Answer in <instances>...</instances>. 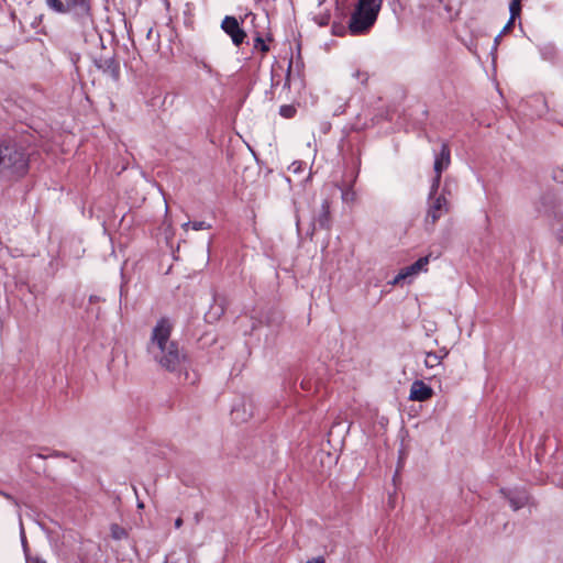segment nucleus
<instances>
[{"label": "nucleus", "instance_id": "1", "mask_svg": "<svg viewBox=\"0 0 563 563\" xmlns=\"http://www.w3.org/2000/svg\"><path fill=\"white\" fill-rule=\"evenodd\" d=\"M383 0H357L349 22L353 35L366 33L376 22Z\"/></svg>", "mask_w": 563, "mask_h": 563}, {"label": "nucleus", "instance_id": "2", "mask_svg": "<svg viewBox=\"0 0 563 563\" xmlns=\"http://www.w3.org/2000/svg\"><path fill=\"white\" fill-rule=\"evenodd\" d=\"M27 168L24 152L16 145H0V175H21Z\"/></svg>", "mask_w": 563, "mask_h": 563}, {"label": "nucleus", "instance_id": "3", "mask_svg": "<svg viewBox=\"0 0 563 563\" xmlns=\"http://www.w3.org/2000/svg\"><path fill=\"white\" fill-rule=\"evenodd\" d=\"M150 355L165 369L175 372L181 368L186 356L179 349L177 342L167 344L158 352H152Z\"/></svg>", "mask_w": 563, "mask_h": 563}, {"label": "nucleus", "instance_id": "4", "mask_svg": "<svg viewBox=\"0 0 563 563\" xmlns=\"http://www.w3.org/2000/svg\"><path fill=\"white\" fill-rule=\"evenodd\" d=\"M173 331V322L167 318H161L157 320L152 329L150 341L147 343V352H158L167 344H172L175 341L170 339Z\"/></svg>", "mask_w": 563, "mask_h": 563}, {"label": "nucleus", "instance_id": "5", "mask_svg": "<svg viewBox=\"0 0 563 563\" xmlns=\"http://www.w3.org/2000/svg\"><path fill=\"white\" fill-rule=\"evenodd\" d=\"M429 263H430L429 255L420 257L413 264L400 269L399 273L395 276V278L390 282V284L398 285L399 283H401L406 279H409V280L412 279L420 273H426L428 271Z\"/></svg>", "mask_w": 563, "mask_h": 563}, {"label": "nucleus", "instance_id": "6", "mask_svg": "<svg viewBox=\"0 0 563 563\" xmlns=\"http://www.w3.org/2000/svg\"><path fill=\"white\" fill-rule=\"evenodd\" d=\"M449 211V202L444 196L429 199V207L426 213V224L434 225L435 222Z\"/></svg>", "mask_w": 563, "mask_h": 563}, {"label": "nucleus", "instance_id": "7", "mask_svg": "<svg viewBox=\"0 0 563 563\" xmlns=\"http://www.w3.org/2000/svg\"><path fill=\"white\" fill-rule=\"evenodd\" d=\"M45 2L51 10L57 13H66L77 8L86 11L89 8V0H45Z\"/></svg>", "mask_w": 563, "mask_h": 563}, {"label": "nucleus", "instance_id": "8", "mask_svg": "<svg viewBox=\"0 0 563 563\" xmlns=\"http://www.w3.org/2000/svg\"><path fill=\"white\" fill-rule=\"evenodd\" d=\"M221 29L231 37L234 45L239 46L246 37L245 32L240 27L234 16H225L222 20Z\"/></svg>", "mask_w": 563, "mask_h": 563}, {"label": "nucleus", "instance_id": "9", "mask_svg": "<svg viewBox=\"0 0 563 563\" xmlns=\"http://www.w3.org/2000/svg\"><path fill=\"white\" fill-rule=\"evenodd\" d=\"M254 413V404L250 399L236 402L231 410V418L236 423L246 422Z\"/></svg>", "mask_w": 563, "mask_h": 563}, {"label": "nucleus", "instance_id": "10", "mask_svg": "<svg viewBox=\"0 0 563 563\" xmlns=\"http://www.w3.org/2000/svg\"><path fill=\"white\" fill-rule=\"evenodd\" d=\"M433 396V389L423 380L417 379L410 386L409 400L427 401Z\"/></svg>", "mask_w": 563, "mask_h": 563}, {"label": "nucleus", "instance_id": "11", "mask_svg": "<svg viewBox=\"0 0 563 563\" xmlns=\"http://www.w3.org/2000/svg\"><path fill=\"white\" fill-rule=\"evenodd\" d=\"M448 355V351L426 352L423 356V365L428 371H437L442 367V362Z\"/></svg>", "mask_w": 563, "mask_h": 563}, {"label": "nucleus", "instance_id": "12", "mask_svg": "<svg viewBox=\"0 0 563 563\" xmlns=\"http://www.w3.org/2000/svg\"><path fill=\"white\" fill-rule=\"evenodd\" d=\"M451 163L450 148L446 143L441 145L440 153L435 156L434 159V173L438 176H441L442 172L445 170Z\"/></svg>", "mask_w": 563, "mask_h": 563}, {"label": "nucleus", "instance_id": "13", "mask_svg": "<svg viewBox=\"0 0 563 563\" xmlns=\"http://www.w3.org/2000/svg\"><path fill=\"white\" fill-rule=\"evenodd\" d=\"M318 224L322 229L330 227V202L325 199L322 201L318 216L313 219V225Z\"/></svg>", "mask_w": 563, "mask_h": 563}, {"label": "nucleus", "instance_id": "14", "mask_svg": "<svg viewBox=\"0 0 563 563\" xmlns=\"http://www.w3.org/2000/svg\"><path fill=\"white\" fill-rule=\"evenodd\" d=\"M183 230L184 231H188L189 228H191L192 230H196V231H200V230H208L211 228V225L209 223H207L206 221H194V222H186L181 225Z\"/></svg>", "mask_w": 563, "mask_h": 563}, {"label": "nucleus", "instance_id": "15", "mask_svg": "<svg viewBox=\"0 0 563 563\" xmlns=\"http://www.w3.org/2000/svg\"><path fill=\"white\" fill-rule=\"evenodd\" d=\"M521 0H511L509 4L510 23H514L515 19L520 14Z\"/></svg>", "mask_w": 563, "mask_h": 563}, {"label": "nucleus", "instance_id": "16", "mask_svg": "<svg viewBox=\"0 0 563 563\" xmlns=\"http://www.w3.org/2000/svg\"><path fill=\"white\" fill-rule=\"evenodd\" d=\"M110 532L111 537L115 540L124 539L128 536L126 530L117 523L111 525Z\"/></svg>", "mask_w": 563, "mask_h": 563}, {"label": "nucleus", "instance_id": "17", "mask_svg": "<svg viewBox=\"0 0 563 563\" xmlns=\"http://www.w3.org/2000/svg\"><path fill=\"white\" fill-rule=\"evenodd\" d=\"M313 20L320 26L327 25L329 23V21H330V11L325 10V11H321V12L314 14Z\"/></svg>", "mask_w": 563, "mask_h": 563}, {"label": "nucleus", "instance_id": "18", "mask_svg": "<svg viewBox=\"0 0 563 563\" xmlns=\"http://www.w3.org/2000/svg\"><path fill=\"white\" fill-rule=\"evenodd\" d=\"M296 108L291 104L282 106L279 109V114L286 119H290L295 115Z\"/></svg>", "mask_w": 563, "mask_h": 563}, {"label": "nucleus", "instance_id": "19", "mask_svg": "<svg viewBox=\"0 0 563 563\" xmlns=\"http://www.w3.org/2000/svg\"><path fill=\"white\" fill-rule=\"evenodd\" d=\"M342 200L346 203H354L356 200V192L349 188L342 191Z\"/></svg>", "mask_w": 563, "mask_h": 563}, {"label": "nucleus", "instance_id": "20", "mask_svg": "<svg viewBox=\"0 0 563 563\" xmlns=\"http://www.w3.org/2000/svg\"><path fill=\"white\" fill-rule=\"evenodd\" d=\"M440 180H441V176L435 175L432 180L431 188H430L429 199L437 197L435 194L439 189Z\"/></svg>", "mask_w": 563, "mask_h": 563}, {"label": "nucleus", "instance_id": "21", "mask_svg": "<svg viewBox=\"0 0 563 563\" xmlns=\"http://www.w3.org/2000/svg\"><path fill=\"white\" fill-rule=\"evenodd\" d=\"M553 230L556 241L563 245V221L558 222Z\"/></svg>", "mask_w": 563, "mask_h": 563}, {"label": "nucleus", "instance_id": "22", "mask_svg": "<svg viewBox=\"0 0 563 563\" xmlns=\"http://www.w3.org/2000/svg\"><path fill=\"white\" fill-rule=\"evenodd\" d=\"M525 504V499L523 498H519V499H514L511 498L510 499V505L512 507L514 510H517L519 508H521Z\"/></svg>", "mask_w": 563, "mask_h": 563}, {"label": "nucleus", "instance_id": "23", "mask_svg": "<svg viewBox=\"0 0 563 563\" xmlns=\"http://www.w3.org/2000/svg\"><path fill=\"white\" fill-rule=\"evenodd\" d=\"M255 47H261L263 52L268 51V46L264 43V41L261 37H257L255 40Z\"/></svg>", "mask_w": 563, "mask_h": 563}, {"label": "nucleus", "instance_id": "24", "mask_svg": "<svg viewBox=\"0 0 563 563\" xmlns=\"http://www.w3.org/2000/svg\"><path fill=\"white\" fill-rule=\"evenodd\" d=\"M353 77L360 79L362 82H365L367 80V75L366 74H361L358 70L353 73Z\"/></svg>", "mask_w": 563, "mask_h": 563}, {"label": "nucleus", "instance_id": "25", "mask_svg": "<svg viewBox=\"0 0 563 563\" xmlns=\"http://www.w3.org/2000/svg\"><path fill=\"white\" fill-rule=\"evenodd\" d=\"M307 563H325V560L322 556L313 558L312 560L307 561Z\"/></svg>", "mask_w": 563, "mask_h": 563}, {"label": "nucleus", "instance_id": "26", "mask_svg": "<svg viewBox=\"0 0 563 563\" xmlns=\"http://www.w3.org/2000/svg\"><path fill=\"white\" fill-rule=\"evenodd\" d=\"M21 541H22V545L25 550L26 549V540H25V534H24L23 528H21Z\"/></svg>", "mask_w": 563, "mask_h": 563}, {"label": "nucleus", "instance_id": "27", "mask_svg": "<svg viewBox=\"0 0 563 563\" xmlns=\"http://www.w3.org/2000/svg\"><path fill=\"white\" fill-rule=\"evenodd\" d=\"M514 23H510V20L508 21V23L504 26L503 31L500 32L501 34L506 33L511 26H512Z\"/></svg>", "mask_w": 563, "mask_h": 563}, {"label": "nucleus", "instance_id": "28", "mask_svg": "<svg viewBox=\"0 0 563 563\" xmlns=\"http://www.w3.org/2000/svg\"><path fill=\"white\" fill-rule=\"evenodd\" d=\"M181 526H183V519H181V518H177V519L175 520V528H177V529H178V528H180Z\"/></svg>", "mask_w": 563, "mask_h": 563}, {"label": "nucleus", "instance_id": "29", "mask_svg": "<svg viewBox=\"0 0 563 563\" xmlns=\"http://www.w3.org/2000/svg\"><path fill=\"white\" fill-rule=\"evenodd\" d=\"M51 456H55V457H62L63 456L64 457L66 455L63 452H54V453L51 454Z\"/></svg>", "mask_w": 563, "mask_h": 563}, {"label": "nucleus", "instance_id": "30", "mask_svg": "<svg viewBox=\"0 0 563 563\" xmlns=\"http://www.w3.org/2000/svg\"><path fill=\"white\" fill-rule=\"evenodd\" d=\"M31 563H46V562H44V561H42L40 559H34V560L31 561Z\"/></svg>", "mask_w": 563, "mask_h": 563}, {"label": "nucleus", "instance_id": "31", "mask_svg": "<svg viewBox=\"0 0 563 563\" xmlns=\"http://www.w3.org/2000/svg\"><path fill=\"white\" fill-rule=\"evenodd\" d=\"M501 35H503V34H501V33H499V34L495 37V43H496V44L499 42V40H500Z\"/></svg>", "mask_w": 563, "mask_h": 563}]
</instances>
